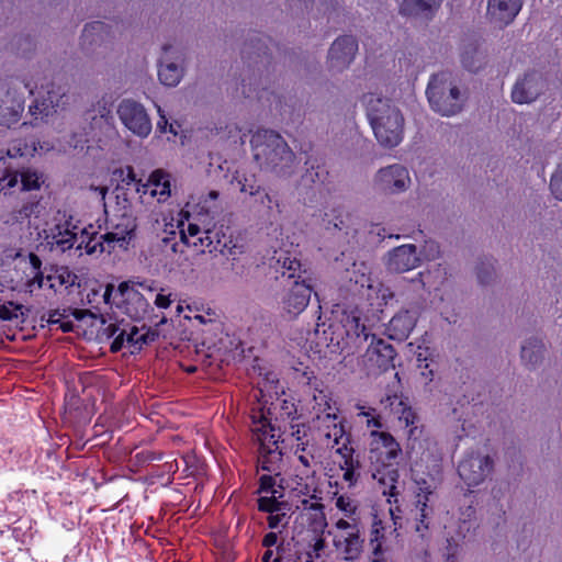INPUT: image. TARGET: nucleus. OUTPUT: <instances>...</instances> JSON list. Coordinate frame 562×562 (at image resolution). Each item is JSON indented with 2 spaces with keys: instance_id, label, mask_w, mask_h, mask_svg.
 <instances>
[{
  "instance_id": "nucleus-1",
  "label": "nucleus",
  "mask_w": 562,
  "mask_h": 562,
  "mask_svg": "<svg viewBox=\"0 0 562 562\" xmlns=\"http://www.w3.org/2000/svg\"><path fill=\"white\" fill-rule=\"evenodd\" d=\"M323 336L324 342L327 347H331L333 351L339 350L347 353H353L371 337V342L363 355L368 373L376 374L395 367L396 352L393 346L370 335L356 315L344 314L339 323L330 324L328 329H323Z\"/></svg>"
},
{
  "instance_id": "nucleus-2",
  "label": "nucleus",
  "mask_w": 562,
  "mask_h": 562,
  "mask_svg": "<svg viewBox=\"0 0 562 562\" xmlns=\"http://www.w3.org/2000/svg\"><path fill=\"white\" fill-rule=\"evenodd\" d=\"M366 114L378 143L385 148L398 146L404 138L405 119L400 108L378 93L362 98Z\"/></svg>"
},
{
  "instance_id": "nucleus-3",
  "label": "nucleus",
  "mask_w": 562,
  "mask_h": 562,
  "mask_svg": "<svg viewBox=\"0 0 562 562\" xmlns=\"http://www.w3.org/2000/svg\"><path fill=\"white\" fill-rule=\"evenodd\" d=\"M254 159L261 169L278 177H291L296 169V157L285 139L271 130H258L251 137Z\"/></svg>"
},
{
  "instance_id": "nucleus-4",
  "label": "nucleus",
  "mask_w": 562,
  "mask_h": 562,
  "mask_svg": "<svg viewBox=\"0 0 562 562\" xmlns=\"http://www.w3.org/2000/svg\"><path fill=\"white\" fill-rule=\"evenodd\" d=\"M427 100L431 110L441 116L451 117L463 111L468 92L457 82L450 71H440L430 77Z\"/></svg>"
},
{
  "instance_id": "nucleus-5",
  "label": "nucleus",
  "mask_w": 562,
  "mask_h": 562,
  "mask_svg": "<svg viewBox=\"0 0 562 562\" xmlns=\"http://www.w3.org/2000/svg\"><path fill=\"white\" fill-rule=\"evenodd\" d=\"M117 23L92 21L85 24L80 35L82 53L94 63H108L115 54Z\"/></svg>"
},
{
  "instance_id": "nucleus-6",
  "label": "nucleus",
  "mask_w": 562,
  "mask_h": 562,
  "mask_svg": "<svg viewBox=\"0 0 562 562\" xmlns=\"http://www.w3.org/2000/svg\"><path fill=\"white\" fill-rule=\"evenodd\" d=\"M493 459L480 449L468 450L458 465V473L468 486L482 484L492 473Z\"/></svg>"
},
{
  "instance_id": "nucleus-7",
  "label": "nucleus",
  "mask_w": 562,
  "mask_h": 562,
  "mask_svg": "<svg viewBox=\"0 0 562 562\" xmlns=\"http://www.w3.org/2000/svg\"><path fill=\"white\" fill-rule=\"evenodd\" d=\"M123 195V201H117L116 213L109 222L111 231L100 237L109 245L119 243L121 247L132 238L137 226L132 205L126 194Z\"/></svg>"
},
{
  "instance_id": "nucleus-8",
  "label": "nucleus",
  "mask_w": 562,
  "mask_h": 562,
  "mask_svg": "<svg viewBox=\"0 0 562 562\" xmlns=\"http://www.w3.org/2000/svg\"><path fill=\"white\" fill-rule=\"evenodd\" d=\"M121 123L135 136L146 138L151 130V120L145 106L133 99H123L116 109Z\"/></svg>"
},
{
  "instance_id": "nucleus-9",
  "label": "nucleus",
  "mask_w": 562,
  "mask_h": 562,
  "mask_svg": "<svg viewBox=\"0 0 562 562\" xmlns=\"http://www.w3.org/2000/svg\"><path fill=\"white\" fill-rule=\"evenodd\" d=\"M547 88L542 72L536 69L519 75L512 88L510 98L516 104H531L539 99Z\"/></svg>"
},
{
  "instance_id": "nucleus-10",
  "label": "nucleus",
  "mask_w": 562,
  "mask_h": 562,
  "mask_svg": "<svg viewBox=\"0 0 562 562\" xmlns=\"http://www.w3.org/2000/svg\"><path fill=\"white\" fill-rule=\"evenodd\" d=\"M374 187L385 194L405 192L412 183L408 169L401 164L380 168L373 178Z\"/></svg>"
},
{
  "instance_id": "nucleus-11",
  "label": "nucleus",
  "mask_w": 562,
  "mask_h": 562,
  "mask_svg": "<svg viewBox=\"0 0 562 562\" xmlns=\"http://www.w3.org/2000/svg\"><path fill=\"white\" fill-rule=\"evenodd\" d=\"M158 79L166 87H176L184 76V55L171 45L162 46V55L158 59Z\"/></svg>"
},
{
  "instance_id": "nucleus-12",
  "label": "nucleus",
  "mask_w": 562,
  "mask_h": 562,
  "mask_svg": "<svg viewBox=\"0 0 562 562\" xmlns=\"http://www.w3.org/2000/svg\"><path fill=\"white\" fill-rule=\"evenodd\" d=\"M422 303L413 302L408 307L400 310L387 323L385 334L392 340H406L415 328L420 312Z\"/></svg>"
},
{
  "instance_id": "nucleus-13",
  "label": "nucleus",
  "mask_w": 562,
  "mask_h": 562,
  "mask_svg": "<svg viewBox=\"0 0 562 562\" xmlns=\"http://www.w3.org/2000/svg\"><path fill=\"white\" fill-rule=\"evenodd\" d=\"M312 293L317 296L310 278L294 280L282 297L283 311L291 316L300 315L308 305Z\"/></svg>"
},
{
  "instance_id": "nucleus-14",
  "label": "nucleus",
  "mask_w": 562,
  "mask_h": 562,
  "mask_svg": "<svg viewBox=\"0 0 562 562\" xmlns=\"http://www.w3.org/2000/svg\"><path fill=\"white\" fill-rule=\"evenodd\" d=\"M383 262L387 271L403 273L419 267L422 259L415 245L405 244L389 250L383 257Z\"/></svg>"
},
{
  "instance_id": "nucleus-15",
  "label": "nucleus",
  "mask_w": 562,
  "mask_h": 562,
  "mask_svg": "<svg viewBox=\"0 0 562 562\" xmlns=\"http://www.w3.org/2000/svg\"><path fill=\"white\" fill-rule=\"evenodd\" d=\"M201 251L220 252L223 256L232 257L235 260V256L243 252L241 246L234 243L231 235H227L223 231V226L220 228H206L203 231V236L200 238Z\"/></svg>"
},
{
  "instance_id": "nucleus-16",
  "label": "nucleus",
  "mask_w": 562,
  "mask_h": 562,
  "mask_svg": "<svg viewBox=\"0 0 562 562\" xmlns=\"http://www.w3.org/2000/svg\"><path fill=\"white\" fill-rule=\"evenodd\" d=\"M371 437L369 459L382 465H393L402 451L397 441L391 434L384 431L373 430Z\"/></svg>"
},
{
  "instance_id": "nucleus-17",
  "label": "nucleus",
  "mask_w": 562,
  "mask_h": 562,
  "mask_svg": "<svg viewBox=\"0 0 562 562\" xmlns=\"http://www.w3.org/2000/svg\"><path fill=\"white\" fill-rule=\"evenodd\" d=\"M358 50V42L351 35H344L334 41L327 55V65L331 71L340 72L352 63Z\"/></svg>"
},
{
  "instance_id": "nucleus-18",
  "label": "nucleus",
  "mask_w": 562,
  "mask_h": 562,
  "mask_svg": "<svg viewBox=\"0 0 562 562\" xmlns=\"http://www.w3.org/2000/svg\"><path fill=\"white\" fill-rule=\"evenodd\" d=\"M40 176L31 168L16 169L12 166L0 170V193L7 189L15 187L21 182V190L32 191L41 187Z\"/></svg>"
},
{
  "instance_id": "nucleus-19",
  "label": "nucleus",
  "mask_w": 562,
  "mask_h": 562,
  "mask_svg": "<svg viewBox=\"0 0 562 562\" xmlns=\"http://www.w3.org/2000/svg\"><path fill=\"white\" fill-rule=\"evenodd\" d=\"M321 225L328 233H341L350 236L356 233L352 217L342 206H326L321 213Z\"/></svg>"
},
{
  "instance_id": "nucleus-20",
  "label": "nucleus",
  "mask_w": 562,
  "mask_h": 562,
  "mask_svg": "<svg viewBox=\"0 0 562 562\" xmlns=\"http://www.w3.org/2000/svg\"><path fill=\"white\" fill-rule=\"evenodd\" d=\"M522 8V0H487L486 18L503 29L510 24Z\"/></svg>"
},
{
  "instance_id": "nucleus-21",
  "label": "nucleus",
  "mask_w": 562,
  "mask_h": 562,
  "mask_svg": "<svg viewBox=\"0 0 562 562\" xmlns=\"http://www.w3.org/2000/svg\"><path fill=\"white\" fill-rule=\"evenodd\" d=\"M418 492L416 494V532L419 533L422 538L426 536V532L429 529L430 519L432 516V508L428 506L429 497L432 495V488L425 480L422 482H417Z\"/></svg>"
},
{
  "instance_id": "nucleus-22",
  "label": "nucleus",
  "mask_w": 562,
  "mask_h": 562,
  "mask_svg": "<svg viewBox=\"0 0 562 562\" xmlns=\"http://www.w3.org/2000/svg\"><path fill=\"white\" fill-rule=\"evenodd\" d=\"M86 121L93 136L108 133L113 126L111 105L104 99L97 101L86 112Z\"/></svg>"
},
{
  "instance_id": "nucleus-23",
  "label": "nucleus",
  "mask_w": 562,
  "mask_h": 562,
  "mask_svg": "<svg viewBox=\"0 0 562 562\" xmlns=\"http://www.w3.org/2000/svg\"><path fill=\"white\" fill-rule=\"evenodd\" d=\"M546 345L540 336H530L522 340L520 346V360L528 370L538 369L543 362Z\"/></svg>"
},
{
  "instance_id": "nucleus-24",
  "label": "nucleus",
  "mask_w": 562,
  "mask_h": 562,
  "mask_svg": "<svg viewBox=\"0 0 562 562\" xmlns=\"http://www.w3.org/2000/svg\"><path fill=\"white\" fill-rule=\"evenodd\" d=\"M441 2L442 0H402L400 14L430 20L440 8Z\"/></svg>"
},
{
  "instance_id": "nucleus-25",
  "label": "nucleus",
  "mask_w": 562,
  "mask_h": 562,
  "mask_svg": "<svg viewBox=\"0 0 562 562\" xmlns=\"http://www.w3.org/2000/svg\"><path fill=\"white\" fill-rule=\"evenodd\" d=\"M117 291L126 296L127 301V313L133 318H143L150 310V304L144 295L135 289H130L127 282L119 284Z\"/></svg>"
},
{
  "instance_id": "nucleus-26",
  "label": "nucleus",
  "mask_w": 562,
  "mask_h": 562,
  "mask_svg": "<svg viewBox=\"0 0 562 562\" xmlns=\"http://www.w3.org/2000/svg\"><path fill=\"white\" fill-rule=\"evenodd\" d=\"M363 539L360 531L342 532L334 540V546L344 555L345 560L353 561L358 559L362 552Z\"/></svg>"
},
{
  "instance_id": "nucleus-27",
  "label": "nucleus",
  "mask_w": 562,
  "mask_h": 562,
  "mask_svg": "<svg viewBox=\"0 0 562 562\" xmlns=\"http://www.w3.org/2000/svg\"><path fill=\"white\" fill-rule=\"evenodd\" d=\"M158 261L162 269L169 273L183 270L187 266L188 256L181 240L176 243V246H171L170 250L167 249L166 252L158 256Z\"/></svg>"
},
{
  "instance_id": "nucleus-28",
  "label": "nucleus",
  "mask_w": 562,
  "mask_h": 562,
  "mask_svg": "<svg viewBox=\"0 0 562 562\" xmlns=\"http://www.w3.org/2000/svg\"><path fill=\"white\" fill-rule=\"evenodd\" d=\"M59 106H55L54 102L49 100L43 90L41 85L37 95L29 106V113L35 121L45 122L49 117L56 115L58 111H61Z\"/></svg>"
},
{
  "instance_id": "nucleus-29",
  "label": "nucleus",
  "mask_w": 562,
  "mask_h": 562,
  "mask_svg": "<svg viewBox=\"0 0 562 562\" xmlns=\"http://www.w3.org/2000/svg\"><path fill=\"white\" fill-rule=\"evenodd\" d=\"M259 453V463L261 470L272 473L273 475H280L282 452L279 450V447L272 448L265 442H261Z\"/></svg>"
},
{
  "instance_id": "nucleus-30",
  "label": "nucleus",
  "mask_w": 562,
  "mask_h": 562,
  "mask_svg": "<svg viewBox=\"0 0 562 562\" xmlns=\"http://www.w3.org/2000/svg\"><path fill=\"white\" fill-rule=\"evenodd\" d=\"M398 477V470L392 465H382V469H378L376 472L373 473V479L385 487L383 490V494L389 495L390 497H395V503L397 502L396 497L398 495L396 486Z\"/></svg>"
},
{
  "instance_id": "nucleus-31",
  "label": "nucleus",
  "mask_w": 562,
  "mask_h": 562,
  "mask_svg": "<svg viewBox=\"0 0 562 562\" xmlns=\"http://www.w3.org/2000/svg\"><path fill=\"white\" fill-rule=\"evenodd\" d=\"M486 61V53L473 44L465 46L461 54L462 66L470 72H477Z\"/></svg>"
},
{
  "instance_id": "nucleus-32",
  "label": "nucleus",
  "mask_w": 562,
  "mask_h": 562,
  "mask_svg": "<svg viewBox=\"0 0 562 562\" xmlns=\"http://www.w3.org/2000/svg\"><path fill=\"white\" fill-rule=\"evenodd\" d=\"M47 238H50L49 244L52 247H56L61 251H66L72 248L77 234L71 232L68 227L61 224H57L49 229Z\"/></svg>"
},
{
  "instance_id": "nucleus-33",
  "label": "nucleus",
  "mask_w": 562,
  "mask_h": 562,
  "mask_svg": "<svg viewBox=\"0 0 562 562\" xmlns=\"http://www.w3.org/2000/svg\"><path fill=\"white\" fill-rule=\"evenodd\" d=\"M99 319L102 325L101 328L99 329V335L106 339L113 338V341L111 342L110 346V350L112 352L120 351L125 342L126 330L121 329L117 324H108L103 315H100Z\"/></svg>"
},
{
  "instance_id": "nucleus-34",
  "label": "nucleus",
  "mask_w": 562,
  "mask_h": 562,
  "mask_svg": "<svg viewBox=\"0 0 562 562\" xmlns=\"http://www.w3.org/2000/svg\"><path fill=\"white\" fill-rule=\"evenodd\" d=\"M43 90L47 98L54 102L55 106L65 110L69 104V88L60 80H50L43 83Z\"/></svg>"
},
{
  "instance_id": "nucleus-35",
  "label": "nucleus",
  "mask_w": 562,
  "mask_h": 562,
  "mask_svg": "<svg viewBox=\"0 0 562 562\" xmlns=\"http://www.w3.org/2000/svg\"><path fill=\"white\" fill-rule=\"evenodd\" d=\"M41 212L40 200L36 198H31L25 201L22 206L18 210H13L4 220L3 223L7 225H14L18 223H23L25 220L30 218L32 215L37 216Z\"/></svg>"
},
{
  "instance_id": "nucleus-36",
  "label": "nucleus",
  "mask_w": 562,
  "mask_h": 562,
  "mask_svg": "<svg viewBox=\"0 0 562 562\" xmlns=\"http://www.w3.org/2000/svg\"><path fill=\"white\" fill-rule=\"evenodd\" d=\"M276 271H280L283 279L286 278L291 280L295 277L301 278L302 265L296 258H291L284 252H280L276 259Z\"/></svg>"
},
{
  "instance_id": "nucleus-37",
  "label": "nucleus",
  "mask_w": 562,
  "mask_h": 562,
  "mask_svg": "<svg viewBox=\"0 0 562 562\" xmlns=\"http://www.w3.org/2000/svg\"><path fill=\"white\" fill-rule=\"evenodd\" d=\"M29 312L30 310L24 305L14 303L13 301H8L0 305V319L7 322L16 321L24 323Z\"/></svg>"
},
{
  "instance_id": "nucleus-38",
  "label": "nucleus",
  "mask_w": 562,
  "mask_h": 562,
  "mask_svg": "<svg viewBox=\"0 0 562 562\" xmlns=\"http://www.w3.org/2000/svg\"><path fill=\"white\" fill-rule=\"evenodd\" d=\"M148 182L154 189L150 191V194L155 196L158 194L157 188H161L159 191L160 200H166L170 196V181L169 175L165 171L158 169L150 173L148 178Z\"/></svg>"
},
{
  "instance_id": "nucleus-39",
  "label": "nucleus",
  "mask_w": 562,
  "mask_h": 562,
  "mask_svg": "<svg viewBox=\"0 0 562 562\" xmlns=\"http://www.w3.org/2000/svg\"><path fill=\"white\" fill-rule=\"evenodd\" d=\"M24 111V102L21 100L12 101L9 105L8 102L0 104V121L2 124L10 126L16 123Z\"/></svg>"
},
{
  "instance_id": "nucleus-40",
  "label": "nucleus",
  "mask_w": 562,
  "mask_h": 562,
  "mask_svg": "<svg viewBox=\"0 0 562 562\" xmlns=\"http://www.w3.org/2000/svg\"><path fill=\"white\" fill-rule=\"evenodd\" d=\"M115 177L119 178L120 184L116 187V199L117 201H123V193L124 189L127 188L131 184H137L138 180L136 179V175L134 172L133 167L127 166L125 169H116L113 173ZM127 195V193L125 192Z\"/></svg>"
},
{
  "instance_id": "nucleus-41",
  "label": "nucleus",
  "mask_w": 562,
  "mask_h": 562,
  "mask_svg": "<svg viewBox=\"0 0 562 562\" xmlns=\"http://www.w3.org/2000/svg\"><path fill=\"white\" fill-rule=\"evenodd\" d=\"M180 238L178 239L177 232L175 229H170L169 232H165V235L158 238L157 244L155 245L154 249L157 254V256H160L161 254L166 252L167 249H171V246H176V243H179Z\"/></svg>"
},
{
  "instance_id": "nucleus-42",
  "label": "nucleus",
  "mask_w": 562,
  "mask_h": 562,
  "mask_svg": "<svg viewBox=\"0 0 562 562\" xmlns=\"http://www.w3.org/2000/svg\"><path fill=\"white\" fill-rule=\"evenodd\" d=\"M476 277L482 285L490 284L495 278V267L492 261H482L476 268Z\"/></svg>"
},
{
  "instance_id": "nucleus-43",
  "label": "nucleus",
  "mask_w": 562,
  "mask_h": 562,
  "mask_svg": "<svg viewBox=\"0 0 562 562\" xmlns=\"http://www.w3.org/2000/svg\"><path fill=\"white\" fill-rule=\"evenodd\" d=\"M125 341L134 349H142L147 344V336H143L137 327H132L130 333L125 335Z\"/></svg>"
},
{
  "instance_id": "nucleus-44",
  "label": "nucleus",
  "mask_w": 562,
  "mask_h": 562,
  "mask_svg": "<svg viewBox=\"0 0 562 562\" xmlns=\"http://www.w3.org/2000/svg\"><path fill=\"white\" fill-rule=\"evenodd\" d=\"M258 508L261 512L273 514L281 510V503L278 502L277 495L262 496L258 499Z\"/></svg>"
},
{
  "instance_id": "nucleus-45",
  "label": "nucleus",
  "mask_w": 562,
  "mask_h": 562,
  "mask_svg": "<svg viewBox=\"0 0 562 562\" xmlns=\"http://www.w3.org/2000/svg\"><path fill=\"white\" fill-rule=\"evenodd\" d=\"M256 201H258L261 205H263L268 210V214H273V209L276 207V212L280 213V205L278 200L273 199L269 193H267L265 190L260 192V194L257 196Z\"/></svg>"
},
{
  "instance_id": "nucleus-46",
  "label": "nucleus",
  "mask_w": 562,
  "mask_h": 562,
  "mask_svg": "<svg viewBox=\"0 0 562 562\" xmlns=\"http://www.w3.org/2000/svg\"><path fill=\"white\" fill-rule=\"evenodd\" d=\"M201 234L203 235V231L201 229V227L196 224L190 223L187 229H180L179 237L183 245H190L189 238H195Z\"/></svg>"
},
{
  "instance_id": "nucleus-47",
  "label": "nucleus",
  "mask_w": 562,
  "mask_h": 562,
  "mask_svg": "<svg viewBox=\"0 0 562 562\" xmlns=\"http://www.w3.org/2000/svg\"><path fill=\"white\" fill-rule=\"evenodd\" d=\"M550 188L553 195L562 201V165L558 167L551 177Z\"/></svg>"
},
{
  "instance_id": "nucleus-48",
  "label": "nucleus",
  "mask_w": 562,
  "mask_h": 562,
  "mask_svg": "<svg viewBox=\"0 0 562 562\" xmlns=\"http://www.w3.org/2000/svg\"><path fill=\"white\" fill-rule=\"evenodd\" d=\"M336 507L348 516L353 515L357 509V505L355 504V502L350 497L345 495H340L336 499Z\"/></svg>"
},
{
  "instance_id": "nucleus-49",
  "label": "nucleus",
  "mask_w": 562,
  "mask_h": 562,
  "mask_svg": "<svg viewBox=\"0 0 562 562\" xmlns=\"http://www.w3.org/2000/svg\"><path fill=\"white\" fill-rule=\"evenodd\" d=\"M258 493H271L277 495L276 480L272 475H262L259 480Z\"/></svg>"
},
{
  "instance_id": "nucleus-50",
  "label": "nucleus",
  "mask_w": 562,
  "mask_h": 562,
  "mask_svg": "<svg viewBox=\"0 0 562 562\" xmlns=\"http://www.w3.org/2000/svg\"><path fill=\"white\" fill-rule=\"evenodd\" d=\"M418 368L420 369V375L424 378L426 383L431 382L434 379V370L429 368L427 357H422V353L417 356Z\"/></svg>"
},
{
  "instance_id": "nucleus-51",
  "label": "nucleus",
  "mask_w": 562,
  "mask_h": 562,
  "mask_svg": "<svg viewBox=\"0 0 562 562\" xmlns=\"http://www.w3.org/2000/svg\"><path fill=\"white\" fill-rule=\"evenodd\" d=\"M237 184L239 187V190L244 193H248L251 196H258L260 192L262 191L259 186H256L254 181L250 183L248 180L245 179H237Z\"/></svg>"
},
{
  "instance_id": "nucleus-52",
  "label": "nucleus",
  "mask_w": 562,
  "mask_h": 562,
  "mask_svg": "<svg viewBox=\"0 0 562 562\" xmlns=\"http://www.w3.org/2000/svg\"><path fill=\"white\" fill-rule=\"evenodd\" d=\"M104 244H106V241H104L103 239H102V241L92 239L86 245V252L89 255L102 254L104 251L110 252L111 251L110 245L108 244V249H106Z\"/></svg>"
},
{
  "instance_id": "nucleus-53",
  "label": "nucleus",
  "mask_w": 562,
  "mask_h": 562,
  "mask_svg": "<svg viewBox=\"0 0 562 562\" xmlns=\"http://www.w3.org/2000/svg\"><path fill=\"white\" fill-rule=\"evenodd\" d=\"M27 151V145L21 140L14 142L7 150L10 158L23 157Z\"/></svg>"
},
{
  "instance_id": "nucleus-54",
  "label": "nucleus",
  "mask_w": 562,
  "mask_h": 562,
  "mask_svg": "<svg viewBox=\"0 0 562 562\" xmlns=\"http://www.w3.org/2000/svg\"><path fill=\"white\" fill-rule=\"evenodd\" d=\"M325 547H326L325 540L321 537L316 538L315 542L312 546V550L308 551V553H307L310 560L312 561V559H314V558H316V559L321 558V554L325 550Z\"/></svg>"
},
{
  "instance_id": "nucleus-55",
  "label": "nucleus",
  "mask_w": 562,
  "mask_h": 562,
  "mask_svg": "<svg viewBox=\"0 0 562 562\" xmlns=\"http://www.w3.org/2000/svg\"><path fill=\"white\" fill-rule=\"evenodd\" d=\"M156 106H157V112L159 114V120L157 121V130L160 133H166L167 132V127L169 125L168 119L165 115L162 109L159 105H156Z\"/></svg>"
},
{
  "instance_id": "nucleus-56",
  "label": "nucleus",
  "mask_w": 562,
  "mask_h": 562,
  "mask_svg": "<svg viewBox=\"0 0 562 562\" xmlns=\"http://www.w3.org/2000/svg\"><path fill=\"white\" fill-rule=\"evenodd\" d=\"M71 314H72V316H74L77 321H82V319H85L86 317L99 318V316H98L97 314H94L93 312H91L90 310H79V308H75V310H72Z\"/></svg>"
},
{
  "instance_id": "nucleus-57",
  "label": "nucleus",
  "mask_w": 562,
  "mask_h": 562,
  "mask_svg": "<svg viewBox=\"0 0 562 562\" xmlns=\"http://www.w3.org/2000/svg\"><path fill=\"white\" fill-rule=\"evenodd\" d=\"M344 463L340 465L342 470H355L359 467V461L353 459L352 454H344Z\"/></svg>"
},
{
  "instance_id": "nucleus-58",
  "label": "nucleus",
  "mask_w": 562,
  "mask_h": 562,
  "mask_svg": "<svg viewBox=\"0 0 562 562\" xmlns=\"http://www.w3.org/2000/svg\"><path fill=\"white\" fill-rule=\"evenodd\" d=\"M336 527H337V529H339V530H341L344 532L360 531L359 528L357 527V525L351 524V522H349L348 520H345V519H339L336 522Z\"/></svg>"
},
{
  "instance_id": "nucleus-59",
  "label": "nucleus",
  "mask_w": 562,
  "mask_h": 562,
  "mask_svg": "<svg viewBox=\"0 0 562 562\" xmlns=\"http://www.w3.org/2000/svg\"><path fill=\"white\" fill-rule=\"evenodd\" d=\"M155 304L159 307V308H167L170 304H171V300L169 299V296L167 295H164V294H157L156 295V299H155Z\"/></svg>"
},
{
  "instance_id": "nucleus-60",
  "label": "nucleus",
  "mask_w": 562,
  "mask_h": 562,
  "mask_svg": "<svg viewBox=\"0 0 562 562\" xmlns=\"http://www.w3.org/2000/svg\"><path fill=\"white\" fill-rule=\"evenodd\" d=\"M283 517H284V514H281V515L280 514H277V515L271 514L268 517L269 528H271V529L277 528L280 525Z\"/></svg>"
},
{
  "instance_id": "nucleus-61",
  "label": "nucleus",
  "mask_w": 562,
  "mask_h": 562,
  "mask_svg": "<svg viewBox=\"0 0 562 562\" xmlns=\"http://www.w3.org/2000/svg\"><path fill=\"white\" fill-rule=\"evenodd\" d=\"M291 7L300 10L308 9L312 0H288Z\"/></svg>"
},
{
  "instance_id": "nucleus-62",
  "label": "nucleus",
  "mask_w": 562,
  "mask_h": 562,
  "mask_svg": "<svg viewBox=\"0 0 562 562\" xmlns=\"http://www.w3.org/2000/svg\"><path fill=\"white\" fill-rule=\"evenodd\" d=\"M278 541V536L276 532H269L265 536L263 540H262V544L267 548H270L272 546H274Z\"/></svg>"
},
{
  "instance_id": "nucleus-63",
  "label": "nucleus",
  "mask_w": 562,
  "mask_h": 562,
  "mask_svg": "<svg viewBox=\"0 0 562 562\" xmlns=\"http://www.w3.org/2000/svg\"><path fill=\"white\" fill-rule=\"evenodd\" d=\"M37 285V288H42L44 284V276L41 271H36V274L32 280L27 282V286L31 288L33 285Z\"/></svg>"
},
{
  "instance_id": "nucleus-64",
  "label": "nucleus",
  "mask_w": 562,
  "mask_h": 562,
  "mask_svg": "<svg viewBox=\"0 0 562 562\" xmlns=\"http://www.w3.org/2000/svg\"><path fill=\"white\" fill-rule=\"evenodd\" d=\"M245 269H246V266L245 265H239V261L235 257V260L233 259V262H232V270H233V272L235 274L239 276V277H244L245 276Z\"/></svg>"
}]
</instances>
